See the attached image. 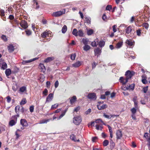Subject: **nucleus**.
<instances>
[{"mask_svg":"<svg viewBox=\"0 0 150 150\" xmlns=\"http://www.w3.org/2000/svg\"><path fill=\"white\" fill-rule=\"evenodd\" d=\"M65 9H64L61 11L53 12L52 14V16H53L55 17H59L63 14H64L65 13Z\"/></svg>","mask_w":150,"mask_h":150,"instance_id":"1","label":"nucleus"},{"mask_svg":"<svg viewBox=\"0 0 150 150\" xmlns=\"http://www.w3.org/2000/svg\"><path fill=\"white\" fill-rule=\"evenodd\" d=\"M73 119V123L77 125H79L82 121V118L80 116L74 117Z\"/></svg>","mask_w":150,"mask_h":150,"instance_id":"2","label":"nucleus"},{"mask_svg":"<svg viewBox=\"0 0 150 150\" xmlns=\"http://www.w3.org/2000/svg\"><path fill=\"white\" fill-rule=\"evenodd\" d=\"M135 72L133 71L127 70L125 72V76L126 78L128 80L131 78L134 75Z\"/></svg>","mask_w":150,"mask_h":150,"instance_id":"3","label":"nucleus"},{"mask_svg":"<svg viewBox=\"0 0 150 150\" xmlns=\"http://www.w3.org/2000/svg\"><path fill=\"white\" fill-rule=\"evenodd\" d=\"M11 120L9 122V125L11 126H12L16 123L17 117L16 116H13L11 117Z\"/></svg>","mask_w":150,"mask_h":150,"instance_id":"4","label":"nucleus"},{"mask_svg":"<svg viewBox=\"0 0 150 150\" xmlns=\"http://www.w3.org/2000/svg\"><path fill=\"white\" fill-rule=\"evenodd\" d=\"M87 98L89 99L95 100L97 98L96 94L94 93H89L87 96Z\"/></svg>","mask_w":150,"mask_h":150,"instance_id":"5","label":"nucleus"},{"mask_svg":"<svg viewBox=\"0 0 150 150\" xmlns=\"http://www.w3.org/2000/svg\"><path fill=\"white\" fill-rule=\"evenodd\" d=\"M132 30V27L130 26H129L126 29L125 34L127 37H128L131 34Z\"/></svg>","mask_w":150,"mask_h":150,"instance_id":"6","label":"nucleus"},{"mask_svg":"<svg viewBox=\"0 0 150 150\" xmlns=\"http://www.w3.org/2000/svg\"><path fill=\"white\" fill-rule=\"evenodd\" d=\"M20 24L22 28L26 29L28 27L27 22L24 20H22L20 23Z\"/></svg>","mask_w":150,"mask_h":150,"instance_id":"7","label":"nucleus"},{"mask_svg":"<svg viewBox=\"0 0 150 150\" xmlns=\"http://www.w3.org/2000/svg\"><path fill=\"white\" fill-rule=\"evenodd\" d=\"M128 80L126 78L125 79L122 76L120 78L119 82L122 83V85L125 86L128 82Z\"/></svg>","mask_w":150,"mask_h":150,"instance_id":"8","label":"nucleus"},{"mask_svg":"<svg viewBox=\"0 0 150 150\" xmlns=\"http://www.w3.org/2000/svg\"><path fill=\"white\" fill-rule=\"evenodd\" d=\"M20 124L23 127H26L28 126V124L27 121L24 119H22L21 120Z\"/></svg>","mask_w":150,"mask_h":150,"instance_id":"9","label":"nucleus"},{"mask_svg":"<svg viewBox=\"0 0 150 150\" xmlns=\"http://www.w3.org/2000/svg\"><path fill=\"white\" fill-rule=\"evenodd\" d=\"M77 98L75 96H74L72 97H70L69 98L70 100V102L71 105H73L76 101L77 100Z\"/></svg>","mask_w":150,"mask_h":150,"instance_id":"10","label":"nucleus"},{"mask_svg":"<svg viewBox=\"0 0 150 150\" xmlns=\"http://www.w3.org/2000/svg\"><path fill=\"white\" fill-rule=\"evenodd\" d=\"M53 94L52 93H50L46 98V103H48L51 101L53 98Z\"/></svg>","mask_w":150,"mask_h":150,"instance_id":"11","label":"nucleus"},{"mask_svg":"<svg viewBox=\"0 0 150 150\" xmlns=\"http://www.w3.org/2000/svg\"><path fill=\"white\" fill-rule=\"evenodd\" d=\"M7 49L9 53H12L15 49L14 47L12 44H9L7 46Z\"/></svg>","mask_w":150,"mask_h":150,"instance_id":"12","label":"nucleus"},{"mask_svg":"<svg viewBox=\"0 0 150 150\" xmlns=\"http://www.w3.org/2000/svg\"><path fill=\"white\" fill-rule=\"evenodd\" d=\"M125 43L130 47L134 45V42L132 40H126Z\"/></svg>","mask_w":150,"mask_h":150,"instance_id":"13","label":"nucleus"},{"mask_svg":"<svg viewBox=\"0 0 150 150\" xmlns=\"http://www.w3.org/2000/svg\"><path fill=\"white\" fill-rule=\"evenodd\" d=\"M50 31H45L41 34V36L42 38H45L47 36L49 37L50 34Z\"/></svg>","mask_w":150,"mask_h":150,"instance_id":"14","label":"nucleus"},{"mask_svg":"<svg viewBox=\"0 0 150 150\" xmlns=\"http://www.w3.org/2000/svg\"><path fill=\"white\" fill-rule=\"evenodd\" d=\"M38 68L41 70V71L44 73L46 70L45 67L43 64L40 63L39 66Z\"/></svg>","mask_w":150,"mask_h":150,"instance_id":"15","label":"nucleus"},{"mask_svg":"<svg viewBox=\"0 0 150 150\" xmlns=\"http://www.w3.org/2000/svg\"><path fill=\"white\" fill-rule=\"evenodd\" d=\"M20 107L19 105H17L16 106L15 110L16 113L17 114V115H14V116H16V117H19V110L20 108Z\"/></svg>","mask_w":150,"mask_h":150,"instance_id":"16","label":"nucleus"},{"mask_svg":"<svg viewBox=\"0 0 150 150\" xmlns=\"http://www.w3.org/2000/svg\"><path fill=\"white\" fill-rule=\"evenodd\" d=\"M70 139L72 141L75 142H79L80 140L79 139H76V136L74 134H72L70 137Z\"/></svg>","mask_w":150,"mask_h":150,"instance_id":"17","label":"nucleus"},{"mask_svg":"<svg viewBox=\"0 0 150 150\" xmlns=\"http://www.w3.org/2000/svg\"><path fill=\"white\" fill-rule=\"evenodd\" d=\"M97 108L99 110H104L108 106L106 104H103L102 105H97Z\"/></svg>","mask_w":150,"mask_h":150,"instance_id":"18","label":"nucleus"},{"mask_svg":"<svg viewBox=\"0 0 150 150\" xmlns=\"http://www.w3.org/2000/svg\"><path fill=\"white\" fill-rule=\"evenodd\" d=\"M95 55V56L100 55L101 52V50L99 48H97L95 49L94 50Z\"/></svg>","mask_w":150,"mask_h":150,"instance_id":"19","label":"nucleus"},{"mask_svg":"<svg viewBox=\"0 0 150 150\" xmlns=\"http://www.w3.org/2000/svg\"><path fill=\"white\" fill-rule=\"evenodd\" d=\"M54 59V57H48L45 59L44 62L46 63H48L53 61Z\"/></svg>","mask_w":150,"mask_h":150,"instance_id":"20","label":"nucleus"},{"mask_svg":"<svg viewBox=\"0 0 150 150\" xmlns=\"http://www.w3.org/2000/svg\"><path fill=\"white\" fill-rule=\"evenodd\" d=\"M116 135L117 139H120L122 136V132L119 130L117 131L116 132Z\"/></svg>","mask_w":150,"mask_h":150,"instance_id":"21","label":"nucleus"},{"mask_svg":"<svg viewBox=\"0 0 150 150\" xmlns=\"http://www.w3.org/2000/svg\"><path fill=\"white\" fill-rule=\"evenodd\" d=\"M52 120L51 119H43L40 121L39 124H42L45 123H47V122H49L50 120Z\"/></svg>","mask_w":150,"mask_h":150,"instance_id":"22","label":"nucleus"},{"mask_svg":"<svg viewBox=\"0 0 150 150\" xmlns=\"http://www.w3.org/2000/svg\"><path fill=\"white\" fill-rule=\"evenodd\" d=\"M98 40L96 39L95 40L92 42L91 44L92 47H96L98 44Z\"/></svg>","mask_w":150,"mask_h":150,"instance_id":"23","label":"nucleus"},{"mask_svg":"<svg viewBox=\"0 0 150 150\" xmlns=\"http://www.w3.org/2000/svg\"><path fill=\"white\" fill-rule=\"evenodd\" d=\"M13 8L11 6H9L8 7L6 11V13L9 14L13 12Z\"/></svg>","mask_w":150,"mask_h":150,"instance_id":"24","label":"nucleus"},{"mask_svg":"<svg viewBox=\"0 0 150 150\" xmlns=\"http://www.w3.org/2000/svg\"><path fill=\"white\" fill-rule=\"evenodd\" d=\"M115 146V143L113 142L111 139L110 140V148L111 150H112L114 148Z\"/></svg>","mask_w":150,"mask_h":150,"instance_id":"25","label":"nucleus"},{"mask_svg":"<svg viewBox=\"0 0 150 150\" xmlns=\"http://www.w3.org/2000/svg\"><path fill=\"white\" fill-rule=\"evenodd\" d=\"M81 65V63L80 62L78 61L76 62L75 63L72 64L73 67H78L80 66Z\"/></svg>","mask_w":150,"mask_h":150,"instance_id":"26","label":"nucleus"},{"mask_svg":"<svg viewBox=\"0 0 150 150\" xmlns=\"http://www.w3.org/2000/svg\"><path fill=\"white\" fill-rule=\"evenodd\" d=\"M36 59V58H34L33 59H30V60H26V61H23L22 63L23 64L25 65L26 64L28 63H30V62H32V61H34Z\"/></svg>","mask_w":150,"mask_h":150,"instance_id":"27","label":"nucleus"},{"mask_svg":"<svg viewBox=\"0 0 150 150\" xmlns=\"http://www.w3.org/2000/svg\"><path fill=\"white\" fill-rule=\"evenodd\" d=\"M99 46L100 47H104L105 44V42L103 40L100 41L98 43Z\"/></svg>","mask_w":150,"mask_h":150,"instance_id":"28","label":"nucleus"},{"mask_svg":"<svg viewBox=\"0 0 150 150\" xmlns=\"http://www.w3.org/2000/svg\"><path fill=\"white\" fill-rule=\"evenodd\" d=\"M11 70L10 69H7L5 71V73L7 76H9L11 74Z\"/></svg>","mask_w":150,"mask_h":150,"instance_id":"29","label":"nucleus"},{"mask_svg":"<svg viewBox=\"0 0 150 150\" xmlns=\"http://www.w3.org/2000/svg\"><path fill=\"white\" fill-rule=\"evenodd\" d=\"M91 19L90 18L86 17L85 18V23H87L88 24H91Z\"/></svg>","mask_w":150,"mask_h":150,"instance_id":"30","label":"nucleus"},{"mask_svg":"<svg viewBox=\"0 0 150 150\" xmlns=\"http://www.w3.org/2000/svg\"><path fill=\"white\" fill-rule=\"evenodd\" d=\"M59 106V104L58 103H56L54 105H52L51 108V110H53L57 109Z\"/></svg>","mask_w":150,"mask_h":150,"instance_id":"31","label":"nucleus"},{"mask_svg":"<svg viewBox=\"0 0 150 150\" xmlns=\"http://www.w3.org/2000/svg\"><path fill=\"white\" fill-rule=\"evenodd\" d=\"M134 88V85L133 84L130 85L128 87H127L125 88L127 89L131 90H133Z\"/></svg>","mask_w":150,"mask_h":150,"instance_id":"32","label":"nucleus"},{"mask_svg":"<svg viewBox=\"0 0 150 150\" xmlns=\"http://www.w3.org/2000/svg\"><path fill=\"white\" fill-rule=\"evenodd\" d=\"M67 111V109H66L64 110V111L62 112L61 114V115H60V116L58 118V119L59 120L60 119H61L65 115V114Z\"/></svg>","mask_w":150,"mask_h":150,"instance_id":"33","label":"nucleus"},{"mask_svg":"<svg viewBox=\"0 0 150 150\" xmlns=\"http://www.w3.org/2000/svg\"><path fill=\"white\" fill-rule=\"evenodd\" d=\"M90 48V46L88 45H85V46L83 47L84 50L86 51H87L89 50Z\"/></svg>","mask_w":150,"mask_h":150,"instance_id":"34","label":"nucleus"},{"mask_svg":"<svg viewBox=\"0 0 150 150\" xmlns=\"http://www.w3.org/2000/svg\"><path fill=\"white\" fill-rule=\"evenodd\" d=\"M122 45L123 42L122 41H120L117 44L116 47L117 48H119L122 46Z\"/></svg>","mask_w":150,"mask_h":150,"instance_id":"35","label":"nucleus"},{"mask_svg":"<svg viewBox=\"0 0 150 150\" xmlns=\"http://www.w3.org/2000/svg\"><path fill=\"white\" fill-rule=\"evenodd\" d=\"M19 91L20 92L23 93L25 91H26V88L25 86L22 87L20 88Z\"/></svg>","mask_w":150,"mask_h":150,"instance_id":"36","label":"nucleus"},{"mask_svg":"<svg viewBox=\"0 0 150 150\" xmlns=\"http://www.w3.org/2000/svg\"><path fill=\"white\" fill-rule=\"evenodd\" d=\"M67 27L66 25H64L62 28V33H64L67 31Z\"/></svg>","mask_w":150,"mask_h":150,"instance_id":"37","label":"nucleus"},{"mask_svg":"<svg viewBox=\"0 0 150 150\" xmlns=\"http://www.w3.org/2000/svg\"><path fill=\"white\" fill-rule=\"evenodd\" d=\"M18 89V86L17 84H15L12 86V89L14 91H16Z\"/></svg>","mask_w":150,"mask_h":150,"instance_id":"38","label":"nucleus"},{"mask_svg":"<svg viewBox=\"0 0 150 150\" xmlns=\"http://www.w3.org/2000/svg\"><path fill=\"white\" fill-rule=\"evenodd\" d=\"M137 35L138 36H140L142 34L141 30L139 28L136 30Z\"/></svg>","mask_w":150,"mask_h":150,"instance_id":"39","label":"nucleus"},{"mask_svg":"<svg viewBox=\"0 0 150 150\" xmlns=\"http://www.w3.org/2000/svg\"><path fill=\"white\" fill-rule=\"evenodd\" d=\"M78 35L80 37H82L83 35V33L82 30H79L78 32Z\"/></svg>","mask_w":150,"mask_h":150,"instance_id":"40","label":"nucleus"},{"mask_svg":"<svg viewBox=\"0 0 150 150\" xmlns=\"http://www.w3.org/2000/svg\"><path fill=\"white\" fill-rule=\"evenodd\" d=\"M82 40L83 43L84 45L88 44V40L87 39L83 38V39H82Z\"/></svg>","mask_w":150,"mask_h":150,"instance_id":"41","label":"nucleus"},{"mask_svg":"<svg viewBox=\"0 0 150 150\" xmlns=\"http://www.w3.org/2000/svg\"><path fill=\"white\" fill-rule=\"evenodd\" d=\"M78 31L77 29L76 28H74L72 31V34L74 35L75 36H78Z\"/></svg>","mask_w":150,"mask_h":150,"instance_id":"42","label":"nucleus"},{"mask_svg":"<svg viewBox=\"0 0 150 150\" xmlns=\"http://www.w3.org/2000/svg\"><path fill=\"white\" fill-rule=\"evenodd\" d=\"M142 26L143 27H144L146 29H147L149 27V25L148 23H144L142 24Z\"/></svg>","mask_w":150,"mask_h":150,"instance_id":"43","label":"nucleus"},{"mask_svg":"<svg viewBox=\"0 0 150 150\" xmlns=\"http://www.w3.org/2000/svg\"><path fill=\"white\" fill-rule=\"evenodd\" d=\"M108 144L109 141L107 140H105L103 143V144L104 146H107Z\"/></svg>","mask_w":150,"mask_h":150,"instance_id":"44","label":"nucleus"},{"mask_svg":"<svg viewBox=\"0 0 150 150\" xmlns=\"http://www.w3.org/2000/svg\"><path fill=\"white\" fill-rule=\"evenodd\" d=\"M102 125H96V129L98 130H102Z\"/></svg>","mask_w":150,"mask_h":150,"instance_id":"45","label":"nucleus"},{"mask_svg":"<svg viewBox=\"0 0 150 150\" xmlns=\"http://www.w3.org/2000/svg\"><path fill=\"white\" fill-rule=\"evenodd\" d=\"M27 103V101L25 98H23L22 99L20 102L21 105H23Z\"/></svg>","mask_w":150,"mask_h":150,"instance_id":"46","label":"nucleus"},{"mask_svg":"<svg viewBox=\"0 0 150 150\" xmlns=\"http://www.w3.org/2000/svg\"><path fill=\"white\" fill-rule=\"evenodd\" d=\"M25 32L26 35L28 36H29L30 35L32 34L31 31L28 29H27L25 30Z\"/></svg>","mask_w":150,"mask_h":150,"instance_id":"47","label":"nucleus"},{"mask_svg":"<svg viewBox=\"0 0 150 150\" xmlns=\"http://www.w3.org/2000/svg\"><path fill=\"white\" fill-rule=\"evenodd\" d=\"M144 137L147 140L150 139V134L148 133H145Z\"/></svg>","mask_w":150,"mask_h":150,"instance_id":"48","label":"nucleus"},{"mask_svg":"<svg viewBox=\"0 0 150 150\" xmlns=\"http://www.w3.org/2000/svg\"><path fill=\"white\" fill-rule=\"evenodd\" d=\"M4 10L0 8V15L1 16H4L5 14H4Z\"/></svg>","mask_w":150,"mask_h":150,"instance_id":"49","label":"nucleus"},{"mask_svg":"<svg viewBox=\"0 0 150 150\" xmlns=\"http://www.w3.org/2000/svg\"><path fill=\"white\" fill-rule=\"evenodd\" d=\"M93 33V31L92 29L88 30L87 32V34L88 35H91Z\"/></svg>","mask_w":150,"mask_h":150,"instance_id":"50","label":"nucleus"},{"mask_svg":"<svg viewBox=\"0 0 150 150\" xmlns=\"http://www.w3.org/2000/svg\"><path fill=\"white\" fill-rule=\"evenodd\" d=\"M1 38L5 42H6L7 41V38L5 35H2L1 36Z\"/></svg>","mask_w":150,"mask_h":150,"instance_id":"51","label":"nucleus"},{"mask_svg":"<svg viewBox=\"0 0 150 150\" xmlns=\"http://www.w3.org/2000/svg\"><path fill=\"white\" fill-rule=\"evenodd\" d=\"M7 68V64L5 62H3L1 67V68L3 69H5Z\"/></svg>","mask_w":150,"mask_h":150,"instance_id":"52","label":"nucleus"},{"mask_svg":"<svg viewBox=\"0 0 150 150\" xmlns=\"http://www.w3.org/2000/svg\"><path fill=\"white\" fill-rule=\"evenodd\" d=\"M102 18L103 20L105 21L106 22L107 21L108 19H107V18L106 16V15L105 14H104L103 15Z\"/></svg>","mask_w":150,"mask_h":150,"instance_id":"53","label":"nucleus"},{"mask_svg":"<svg viewBox=\"0 0 150 150\" xmlns=\"http://www.w3.org/2000/svg\"><path fill=\"white\" fill-rule=\"evenodd\" d=\"M76 57V54L75 53L72 54H71V58L72 60H74Z\"/></svg>","mask_w":150,"mask_h":150,"instance_id":"54","label":"nucleus"},{"mask_svg":"<svg viewBox=\"0 0 150 150\" xmlns=\"http://www.w3.org/2000/svg\"><path fill=\"white\" fill-rule=\"evenodd\" d=\"M80 109V107L79 106H78L75 108L74 110V111L75 112H77Z\"/></svg>","mask_w":150,"mask_h":150,"instance_id":"55","label":"nucleus"},{"mask_svg":"<svg viewBox=\"0 0 150 150\" xmlns=\"http://www.w3.org/2000/svg\"><path fill=\"white\" fill-rule=\"evenodd\" d=\"M148 86H146L143 88L142 90L144 93H146L148 90Z\"/></svg>","mask_w":150,"mask_h":150,"instance_id":"56","label":"nucleus"},{"mask_svg":"<svg viewBox=\"0 0 150 150\" xmlns=\"http://www.w3.org/2000/svg\"><path fill=\"white\" fill-rule=\"evenodd\" d=\"M97 64L98 63H96L95 62H93L92 64V69L95 68Z\"/></svg>","mask_w":150,"mask_h":150,"instance_id":"57","label":"nucleus"},{"mask_svg":"<svg viewBox=\"0 0 150 150\" xmlns=\"http://www.w3.org/2000/svg\"><path fill=\"white\" fill-rule=\"evenodd\" d=\"M103 116L104 117H105L107 118L108 119H110L111 118V117H112V115H110V116L108 115H106L105 113H104L103 114Z\"/></svg>","mask_w":150,"mask_h":150,"instance_id":"58","label":"nucleus"},{"mask_svg":"<svg viewBox=\"0 0 150 150\" xmlns=\"http://www.w3.org/2000/svg\"><path fill=\"white\" fill-rule=\"evenodd\" d=\"M48 92V91L47 89L45 88L44 89V91H43L42 93L45 96H46Z\"/></svg>","mask_w":150,"mask_h":150,"instance_id":"59","label":"nucleus"},{"mask_svg":"<svg viewBox=\"0 0 150 150\" xmlns=\"http://www.w3.org/2000/svg\"><path fill=\"white\" fill-rule=\"evenodd\" d=\"M112 6L110 5H108L106 8V10H108V11H110V10H111L112 9Z\"/></svg>","mask_w":150,"mask_h":150,"instance_id":"60","label":"nucleus"},{"mask_svg":"<svg viewBox=\"0 0 150 150\" xmlns=\"http://www.w3.org/2000/svg\"><path fill=\"white\" fill-rule=\"evenodd\" d=\"M95 122L97 123H100V122L103 123V122L100 119H98L96 120Z\"/></svg>","mask_w":150,"mask_h":150,"instance_id":"61","label":"nucleus"},{"mask_svg":"<svg viewBox=\"0 0 150 150\" xmlns=\"http://www.w3.org/2000/svg\"><path fill=\"white\" fill-rule=\"evenodd\" d=\"M34 106L33 105H31L30 106L29 110L30 112H32L34 111Z\"/></svg>","mask_w":150,"mask_h":150,"instance_id":"62","label":"nucleus"},{"mask_svg":"<svg viewBox=\"0 0 150 150\" xmlns=\"http://www.w3.org/2000/svg\"><path fill=\"white\" fill-rule=\"evenodd\" d=\"M117 27V26L116 25H114L112 26L113 28V31L114 33H115L117 31L116 28Z\"/></svg>","mask_w":150,"mask_h":150,"instance_id":"63","label":"nucleus"},{"mask_svg":"<svg viewBox=\"0 0 150 150\" xmlns=\"http://www.w3.org/2000/svg\"><path fill=\"white\" fill-rule=\"evenodd\" d=\"M6 98L7 99L6 101L8 103H9L11 101V97L8 96L6 97Z\"/></svg>","mask_w":150,"mask_h":150,"instance_id":"64","label":"nucleus"}]
</instances>
